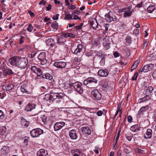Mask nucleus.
<instances>
[{
	"label": "nucleus",
	"instance_id": "obj_1",
	"mask_svg": "<svg viewBox=\"0 0 156 156\" xmlns=\"http://www.w3.org/2000/svg\"><path fill=\"white\" fill-rule=\"evenodd\" d=\"M9 62L13 66H16L20 68H25L29 67L28 60L26 58H21L18 56H15L9 60Z\"/></svg>",
	"mask_w": 156,
	"mask_h": 156
},
{
	"label": "nucleus",
	"instance_id": "obj_2",
	"mask_svg": "<svg viewBox=\"0 0 156 156\" xmlns=\"http://www.w3.org/2000/svg\"><path fill=\"white\" fill-rule=\"evenodd\" d=\"M73 45L71 47V51L75 54H77L83 51V45L81 44H78L76 47Z\"/></svg>",
	"mask_w": 156,
	"mask_h": 156
},
{
	"label": "nucleus",
	"instance_id": "obj_3",
	"mask_svg": "<svg viewBox=\"0 0 156 156\" xmlns=\"http://www.w3.org/2000/svg\"><path fill=\"white\" fill-rule=\"evenodd\" d=\"M43 133V130L40 128L32 129L30 132V134L33 137H36L39 136Z\"/></svg>",
	"mask_w": 156,
	"mask_h": 156
},
{
	"label": "nucleus",
	"instance_id": "obj_4",
	"mask_svg": "<svg viewBox=\"0 0 156 156\" xmlns=\"http://www.w3.org/2000/svg\"><path fill=\"white\" fill-rule=\"evenodd\" d=\"M72 86L75 90L78 92L79 94H81L83 93V90L82 87V83L78 82H76L73 83Z\"/></svg>",
	"mask_w": 156,
	"mask_h": 156
},
{
	"label": "nucleus",
	"instance_id": "obj_5",
	"mask_svg": "<svg viewBox=\"0 0 156 156\" xmlns=\"http://www.w3.org/2000/svg\"><path fill=\"white\" fill-rule=\"evenodd\" d=\"M96 83L98 82V80L94 77H90L85 80L83 82V84L85 85H87L88 87H94V86H91V83L92 82Z\"/></svg>",
	"mask_w": 156,
	"mask_h": 156
},
{
	"label": "nucleus",
	"instance_id": "obj_6",
	"mask_svg": "<svg viewBox=\"0 0 156 156\" xmlns=\"http://www.w3.org/2000/svg\"><path fill=\"white\" fill-rule=\"evenodd\" d=\"M105 20L108 22H110L112 21H115L117 20L116 16L113 15L111 12L106 14L105 15Z\"/></svg>",
	"mask_w": 156,
	"mask_h": 156
},
{
	"label": "nucleus",
	"instance_id": "obj_7",
	"mask_svg": "<svg viewBox=\"0 0 156 156\" xmlns=\"http://www.w3.org/2000/svg\"><path fill=\"white\" fill-rule=\"evenodd\" d=\"M132 8V5H130L128 7L123 9L122 11L124 12L123 13L124 17H129L131 16L132 11L130 10Z\"/></svg>",
	"mask_w": 156,
	"mask_h": 156
},
{
	"label": "nucleus",
	"instance_id": "obj_8",
	"mask_svg": "<svg viewBox=\"0 0 156 156\" xmlns=\"http://www.w3.org/2000/svg\"><path fill=\"white\" fill-rule=\"evenodd\" d=\"M91 95L94 99L99 100L101 98V95L99 91L96 89H93L91 92Z\"/></svg>",
	"mask_w": 156,
	"mask_h": 156
},
{
	"label": "nucleus",
	"instance_id": "obj_9",
	"mask_svg": "<svg viewBox=\"0 0 156 156\" xmlns=\"http://www.w3.org/2000/svg\"><path fill=\"white\" fill-rule=\"evenodd\" d=\"M45 52H42L37 57L38 59L41 62L42 65H44L47 62V60L45 58Z\"/></svg>",
	"mask_w": 156,
	"mask_h": 156
},
{
	"label": "nucleus",
	"instance_id": "obj_10",
	"mask_svg": "<svg viewBox=\"0 0 156 156\" xmlns=\"http://www.w3.org/2000/svg\"><path fill=\"white\" fill-rule=\"evenodd\" d=\"M50 93L51 94V101H53L57 99H62V97L60 95V94L57 93H55L52 91H51Z\"/></svg>",
	"mask_w": 156,
	"mask_h": 156
},
{
	"label": "nucleus",
	"instance_id": "obj_11",
	"mask_svg": "<svg viewBox=\"0 0 156 156\" xmlns=\"http://www.w3.org/2000/svg\"><path fill=\"white\" fill-rule=\"evenodd\" d=\"M65 124L64 122H60L56 123L54 125V128L55 130L57 131L61 129Z\"/></svg>",
	"mask_w": 156,
	"mask_h": 156
},
{
	"label": "nucleus",
	"instance_id": "obj_12",
	"mask_svg": "<svg viewBox=\"0 0 156 156\" xmlns=\"http://www.w3.org/2000/svg\"><path fill=\"white\" fill-rule=\"evenodd\" d=\"M36 105L32 102H30L27 105L25 110L27 112L31 111L35 108Z\"/></svg>",
	"mask_w": 156,
	"mask_h": 156
},
{
	"label": "nucleus",
	"instance_id": "obj_13",
	"mask_svg": "<svg viewBox=\"0 0 156 156\" xmlns=\"http://www.w3.org/2000/svg\"><path fill=\"white\" fill-rule=\"evenodd\" d=\"M76 131L75 129L70 130L69 133V135L70 138L72 140H76L78 138Z\"/></svg>",
	"mask_w": 156,
	"mask_h": 156
},
{
	"label": "nucleus",
	"instance_id": "obj_14",
	"mask_svg": "<svg viewBox=\"0 0 156 156\" xmlns=\"http://www.w3.org/2000/svg\"><path fill=\"white\" fill-rule=\"evenodd\" d=\"M53 65L58 68H64L66 66V64L63 62H54Z\"/></svg>",
	"mask_w": 156,
	"mask_h": 156
},
{
	"label": "nucleus",
	"instance_id": "obj_15",
	"mask_svg": "<svg viewBox=\"0 0 156 156\" xmlns=\"http://www.w3.org/2000/svg\"><path fill=\"white\" fill-rule=\"evenodd\" d=\"M108 71L106 69H100L98 72V74L100 76L105 77L108 74Z\"/></svg>",
	"mask_w": 156,
	"mask_h": 156
},
{
	"label": "nucleus",
	"instance_id": "obj_16",
	"mask_svg": "<svg viewBox=\"0 0 156 156\" xmlns=\"http://www.w3.org/2000/svg\"><path fill=\"white\" fill-rule=\"evenodd\" d=\"M90 24L94 30L99 27V25L97 23V20L93 18L90 20Z\"/></svg>",
	"mask_w": 156,
	"mask_h": 156
},
{
	"label": "nucleus",
	"instance_id": "obj_17",
	"mask_svg": "<svg viewBox=\"0 0 156 156\" xmlns=\"http://www.w3.org/2000/svg\"><path fill=\"white\" fill-rule=\"evenodd\" d=\"M152 136V130L151 129H147L146 132L144 134V137L145 139L151 138Z\"/></svg>",
	"mask_w": 156,
	"mask_h": 156
},
{
	"label": "nucleus",
	"instance_id": "obj_18",
	"mask_svg": "<svg viewBox=\"0 0 156 156\" xmlns=\"http://www.w3.org/2000/svg\"><path fill=\"white\" fill-rule=\"evenodd\" d=\"M57 39V44L59 45H64L66 41V40L63 37H62L61 36H58Z\"/></svg>",
	"mask_w": 156,
	"mask_h": 156
},
{
	"label": "nucleus",
	"instance_id": "obj_19",
	"mask_svg": "<svg viewBox=\"0 0 156 156\" xmlns=\"http://www.w3.org/2000/svg\"><path fill=\"white\" fill-rule=\"evenodd\" d=\"M149 106L148 105H146L145 106L142 107L138 112V115L140 116H141L143 115V113L146 111L147 109H149Z\"/></svg>",
	"mask_w": 156,
	"mask_h": 156
},
{
	"label": "nucleus",
	"instance_id": "obj_20",
	"mask_svg": "<svg viewBox=\"0 0 156 156\" xmlns=\"http://www.w3.org/2000/svg\"><path fill=\"white\" fill-rule=\"evenodd\" d=\"M48 153L44 149H41L37 153V156H46Z\"/></svg>",
	"mask_w": 156,
	"mask_h": 156
},
{
	"label": "nucleus",
	"instance_id": "obj_21",
	"mask_svg": "<svg viewBox=\"0 0 156 156\" xmlns=\"http://www.w3.org/2000/svg\"><path fill=\"white\" fill-rule=\"evenodd\" d=\"M130 130L135 133H137L139 132L140 130L139 125L137 124L133 126L130 128Z\"/></svg>",
	"mask_w": 156,
	"mask_h": 156
},
{
	"label": "nucleus",
	"instance_id": "obj_22",
	"mask_svg": "<svg viewBox=\"0 0 156 156\" xmlns=\"http://www.w3.org/2000/svg\"><path fill=\"white\" fill-rule=\"evenodd\" d=\"M82 132L90 135L91 133V130L88 127H83L81 128Z\"/></svg>",
	"mask_w": 156,
	"mask_h": 156
},
{
	"label": "nucleus",
	"instance_id": "obj_23",
	"mask_svg": "<svg viewBox=\"0 0 156 156\" xmlns=\"http://www.w3.org/2000/svg\"><path fill=\"white\" fill-rule=\"evenodd\" d=\"M153 90V88L151 86L148 87L147 89L144 90V94L146 95H150Z\"/></svg>",
	"mask_w": 156,
	"mask_h": 156
},
{
	"label": "nucleus",
	"instance_id": "obj_24",
	"mask_svg": "<svg viewBox=\"0 0 156 156\" xmlns=\"http://www.w3.org/2000/svg\"><path fill=\"white\" fill-rule=\"evenodd\" d=\"M123 146L124 148V151L125 153L128 154L131 152V148L129 146L124 144H123Z\"/></svg>",
	"mask_w": 156,
	"mask_h": 156
},
{
	"label": "nucleus",
	"instance_id": "obj_25",
	"mask_svg": "<svg viewBox=\"0 0 156 156\" xmlns=\"http://www.w3.org/2000/svg\"><path fill=\"white\" fill-rule=\"evenodd\" d=\"M65 17L64 18L65 20H72V18L73 15V13H72V14H70L69 12L66 13Z\"/></svg>",
	"mask_w": 156,
	"mask_h": 156
},
{
	"label": "nucleus",
	"instance_id": "obj_26",
	"mask_svg": "<svg viewBox=\"0 0 156 156\" xmlns=\"http://www.w3.org/2000/svg\"><path fill=\"white\" fill-rule=\"evenodd\" d=\"M12 73V72L10 69H5L3 71V74L5 76L10 75Z\"/></svg>",
	"mask_w": 156,
	"mask_h": 156
},
{
	"label": "nucleus",
	"instance_id": "obj_27",
	"mask_svg": "<svg viewBox=\"0 0 156 156\" xmlns=\"http://www.w3.org/2000/svg\"><path fill=\"white\" fill-rule=\"evenodd\" d=\"M32 70L37 74V76H40L42 74L41 69H31Z\"/></svg>",
	"mask_w": 156,
	"mask_h": 156
},
{
	"label": "nucleus",
	"instance_id": "obj_28",
	"mask_svg": "<svg viewBox=\"0 0 156 156\" xmlns=\"http://www.w3.org/2000/svg\"><path fill=\"white\" fill-rule=\"evenodd\" d=\"M47 43L48 45L53 46L55 43L54 39L53 38L48 39L47 41Z\"/></svg>",
	"mask_w": 156,
	"mask_h": 156
},
{
	"label": "nucleus",
	"instance_id": "obj_29",
	"mask_svg": "<svg viewBox=\"0 0 156 156\" xmlns=\"http://www.w3.org/2000/svg\"><path fill=\"white\" fill-rule=\"evenodd\" d=\"M21 122L22 124L25 126H28L29 124V122L23 118L21 119Z\"/></svg>",
	"mask_w": 156,
	"mask_h": 156
},
{
	"label": "nucleus",
	"instance_id": "obj_30",
	"mask_svg": "<svg viewBox=\"0 0 156 156\" xmlns=\"http://www.w3.org/2000/svg\"><path fill=\"white\" fill-rule=\"evenodd\" d=\"M6 128L5 126H2L0 127V135H4L6 132Z\"/></svg>",
	"mask_w": 156,
	"mask_h": 156
},
{
	"label": "nucleus",
	"instance_id": "obj_31",
	"mask_svg": "<svg viewBox=\"0 0 156 156\" xmlns=\"http://www.w3.org/2000/svg\"><path fill=\"white\" fill-rule=\"evenodd\" d=\"M155 7L154 5H151L149 6L147 9L148 12L150 13H152L155 9Z\"/></svg>",
	"mask_w": 156,
	"mask_h": 156
},
{
	"label": "nucleus",
	"instance_id": "obj_32",
	"mask_svg": "<svg viewBox=\"0 0 156 156\" xmlns=\"http://www.w3.org/2000/svg\"><path fill=\"white\" fill-rule=\"evenodd\" d=\"M58 23L57 22H56V21L53 22L51 25V27H52V28L55 30H57L58 28Z\"/></svg>",
	"mask_w": 156,
	"mask_h": 156
},
{
	"label": "nucleus",
	"instance_id": "obj_33",
	"mask_svg": "<svg viewBox=\"0 0 156 156\" xmlns=\"http://www.w3.org/2000/svg\"><path fill=\"white\" fill-rule=\"evenodd\" d=\"M21 91L23 93H28V91L26 89V87L25 85H23L21 87Z\"/></svg>",
	"mask_w": 156,
	"mask_h": 156
},
{
	"label": "nucleus",
	"instance_id": "obj_34",
	"mask_svg": "<svg viewBox=\"0 0 156 156\" xmlns=\"http://www.w3.org/2000/svg\"><path fill=\"white\" fill-rule=\"evenodd\" d=\"M42 77L48 80H51L52 78V77L49 73H46L44 75H43Z\"/></svg>",
	"mask_w": 156,
	"mask_h": 156
},
{
	"label": "nucleus",
	"instance_id": "obj_35",
	"mask_svg": "<svg viewBox=\"0 0 156 156\" xmlns=\"http://www.w3.org/2000/svg\"><path fill=\"white\" fill-rule=\"evenodd\" d=\"M14 85L13 84H9L5 87V89L6 90L9 91L13 88Z\"/></svg>",
	"mask_w": 156,
	"mask_h": 156
},
{
	"label": "nucleus",
	"instance_id": "obj_36",
	"mask_svg": "<svg viewBox=\"0 0 156 156\" xmlns=\"http://www.w3.org/2000/svg\"><path fill=\"white\" fill-rule=\"evenodd\" d=\"M71 34L69 33H63L60 36L62 37H63L65 39V38L70 36Z\"/></svg>",
	"mask_w": 156,
	"mask_h": 156
},
{
	"label": "nucleus",
	"instance_id": "obj_37",
	"mask_svg": "<svg viewBox=\"0 0 156 156\" xmlns=\"http://www.w3.org/2000/svg\"><path fill=\"white\" fill-rule=\"evenodd\" d=\"M51 94H47L45 95L44 99L46 101L51 100Z\"/></svg>",
	"mask_w": 156,
	"mask_h": 156
},
{
	"label": "nucleus",
	"instance_id": "obj_38",
	"mask_svg": "<svg viewBox=\"0 0 156 156\" xmlns=\"http://www.w3.org/2000/svg\"><path fill=\"white\" fill-rule=\"evenodd\" d=\"M127 63V61H122L119 62V64L121 66V67L123 68L124 67Z\"/></svg>",
	"mask_w": 156,
	"mask_h": 156
},
{
	"label": "nucleus",
	"instance_id": "obj_39",
	"mask_svg": "<svg viewBox=\"0 0 156 156\" xmlns=\"http://www.w3.org/2000/svg\"><path fill=\"white\" fill-rule=\"evenodd\" d=\"M154 67V65L153 64L151 63L144 66V68H152Z\"/></svg>",
	"mask_w": 156,
	"mask_h": 156
},
{
	"label": "nucleus",
	"instance_id": "obj_40",
	"mask_svg": "<svg viewBox=\"0 0 156 156\" xmlns=\"http://www.w3.org/2000/svg\"><path fill=\"white\" fill-rule=\"evenodd\" d=\"M33 28V26L31 24H30L28 26V27L27 28V30L29 32H31L32 31Z\"/></svg>",
	"mask_w": 156,
	"mask_h": 156
},
{
	"label": "nucleus",
	"instance_id": "obj_41",
	"mask_svg": "<svg viewBox=\"0 0 156 156\" xmlns=\"http://www.w3.org/2000/svg\"><path fill=\"white\" fill-rule=\"evenodd\" d=\"M71 153L72 154L75 153L76 152L78 153H81V151L78 149H74L71 150Z\"/></svg>",
	"mask_w": 156,
	"mask_h": 156
},
{
	"label": "nucleus",
	"instance_id": "obj_42",
	"mask_svg": "<svg viewBox=\"0 0 156 156\" xmlns=\"http://www.w3.org/2000/svg\"><path fill=\"white\" fill-rule=\"evenodd\" d=\"M120 133V131H119L116 137V139H115V138H114V141H115V144H114V147H115V146L117 144V141H118V139L119 137Z\"/></svg>",
	"mask_w": 156,
	"mask_h": 156
},
{
	"label": "nucleus",
	"instance_id": "obj_43",
	"mask_svg": "<svg viewBox=\"0 0 156 156\" xmlns=\"http://www.w3.org/2000/svg\"><path fill=\"white\" fill-rule=\"evenodd\" d=\"M126 42L128 44H130L131 42V38L130 36H127L126 39Z\"/></svg>",
	"mask_w": 156,
	"mask_h": 156
},
{
	"label": "nucleus",
	"instance_id": "obj_44",
	"mask_svg": "<svg viewBox=\"0 0 156 156\" xmlns=\"http://www.w3.org/2000/svg\"><path fill=\"white\" fill-rule=\"evenodd\" d=\"M83 24L82 23H80V25L78 26H76L75 27V29L77 30H79L81 29Z\"/></svg>",
	"mask_w": 156,
	"mask_h": 156
},
{
	"label": "nucleus",
	"instance_id": "obj_45",
	"mask_svg": "<svg viewBox=\"0 0 156 156\" xmlns=\"http://www.w3.org/2000/svg\"><path fill=\"white\" fill-rule=\"evenodd\" d=\"M138 76V73L137 72H136L134 74V75L133 76L132 78V80L134 81L135 80H136L137 78V76Z\"/></svg>",
	"mask_w": 156,
	"mask_h": 156
},
{
	"label": "nucleus",
	"instance_id": "obj_46",
	"mask_svg": "<svg viewBox=\"0 0 156 156\" xmlns=\"http://www.w3.org/2000/svg\"><path fill=\"white\" fill-rule=\"evenodd\" d=\"M139 61H136L131 67V68L132 67H133V68H136L138 66L139 64Z\"/></svg>",
	"mask_w": 156,
	"mask_h": 156
},
{
	"label": "nucleus",
	"instance_id": "obj_47",
	"mask_svg": "<svg viewBox=\"0 0 156 156\" xmlns=\"http://www.w3.org/2000/svg\"><path fill=\"white\" fill-rule=\"evenodd\" d=\"M105 58L104 57L102 58L101 60L100 63V65L103 66L104 65L105 63Z\"/></svg>",
	"mask_w": 156,
	"mask_h": 156
},
{
	"label": "nucleus",
	"instance_id": "obj_48",
	"mask_svg": "<svg viewBox=\"0 0 156 156\" xmlns=\"http://www.w3.org/2000/svg\"><path fill=\"white\" fill-rule=\"evenodd\" d=\"M134 150L136 152L138 153H143L144 152L143 151L137 148H135Z\"/></svg>",
	"mask_w": 156,
	"mask_h": 156
},
{
	"label": "nucleus",
	"instance_id": "obj_49",
	"mask_svg": "<svg viewBox=\"0 0 156 156\" xmlns=\"http://www.w3.org/2000/svg\"><path fill=\"white\" fill-rule=\"evenodd\" d=\"M125 136L126 138L129 141H130L131 140L133 137V136H132L130 135L129 134H126Z\"/></svg>",
	"mask_w": 156,
	"mask_h": 156
},
{
	"label": "nucleus",
	"instance_id": "obj_50",
	"mask_svg": "<svg viewBox=\"0 0 156 156\" xmlns=\"http://www.w3.org/2000/svg\"><path fill=\"white\" fill-rule=\"evenodd\" d=\"M59 16V14H55V15L53 16L52 19L53 20H57Z\"/></svg>",
	"mask_w": 156,
	"mask_h": 156
},
{
	"label": "nucleus",
	"instance_id": "obj_51",
	"mask_svg": "<svg viewBox=\"0 0 156 156\" xmlns=\"http://www.w3.org/2000/svg\"><path fill=\"white\" fill-rule=\"evenodd\" d=\"M73 17L72 18V20H81V18L80 17H79L77 15H74L73 16Z\"/></svg>",
	"mask_w": 156,
	"mask_h": 156
},
{
	"label": "nucleus",
	"instance_id": "obj_52",
	"mask_svg": "<svg viewBox=\"0 0 156 156\" xmlns=\"http://www.w3.org/2000/svg\"><path fill=\"white\" fill-rule=\"evenodd\" d=\"M141 85L142 86V88H145L147 87V82L143 81L141 83Z\"/></svg>",
	"mask_w": 156,
	"mask_h": 156
},
{
	"label": "nucleus",
	"instance_id": "obj_53",
	"mask_svg": "<svg viewBox=\"0 0 156 156\" xmlns=\"http://www.w3.org/2000/svg\"><path fill=\"white\" fill-rule=\"evenodd\" d=\"M5 115L3 114V112L1 110H0V119H2L5 117Z\"/></svg>",
	"mask_w": 156,
	"mask_h": 156
},
{
	"label": "nucleus",
	"instance_id": "obj_54",
	"mask_svg": "<svg viewBox=\"0 0 156 156\" xmlns=\"http://www.w3.org/2000/svg\"><path fill=\"white\" fill-rule=\"evenodd\" d=\"M92 54L93 53L92 52L90 51L86 52L85 54V55L89 57L90 56H92Z\"/></svg>",
	"mask_w": 156,
	"mask_h": 156
},
{
	"label": "nucleus",
	"instance_id": "obj_55",
	"mask_svg": "<svg viewBox=\"0 0 156 156\" xmlns=\"http://www.w3.org/2000/svg\"><path fill=\"white\" fill-rule=\"evenodd\" d=\"M97 82L96 83H95L94 82H92V83H91V86H94V87H90V88H95L97 87Z\"/></svg>",
	"mask_w": 156,
	"mask_h": 156
},
{
	"label": "nucleus",
	"instance_id": "obj_56",
	"mask_svg": "<svg viewBox=\"0 0 156 156\" xmlns=\"http://www.w3.org/2000/svg\"><path fill=\"white\" fill-rule=\"evenodd\" d=\"M105 24V23L104 22H101L100 23V24H99V27H98V30L101 29L102 26H104V24Z\"/></svg>",
	"mask_w": 156,
	"mask_h": 156
},
{
	"label": "nucleus",
	"instance_id": "obj_57",
	"mask_svg": "<svg viewBox=\"0 0 156 156\" xmlns=\"http://www.w3.org/2000/svg\"><path fill=\"white\" fill-rule=\"evenodd\" d=\"M36 54V53L35 52H33L31 54H29V57L30 58H32L35 56Z\"/></svg>",
	"mask_w": 156,
	"mask_h": 156
},
{
	"label": "nucleus",
	"instance_id": "obj_58",
	"mask_svg": "<svg viewBox=\"0 0 156 156\" xmlns=\"http://www.w3.org/2000/svg\"><path fill=\"white\" fill-rule=\"evenodd\" d=\"M113 55L115 58H117L119 56V54L117 51H115L114 52Z\"/></svg>",
	"mask_w": 156,
	"mask_h": 156
},
{
	"label": "nucleus",
	"instance_id": "obj_59",
	"mask_svg": "<svg viewBox=\"0 0 156 156\" xmlns=\"http://www.w3.org/2000/svg\"><path fill=\"white\" fill-rule=\"evenodd\" d=\"M28 12L30 14L31 17H33L34 16V12H32L31 10H29Z\"/></svg>",
	"mask_w": 156,
	"mask_h": 156
},
{
	"label": "nucleus",
	"instance_id": "obj_60",
	"mask_svg": "<svg viewBox=\"0 0 156 156\" xmlns=\"http://www.w3.org/2000/svg\"><path fill=\"white\" fill-rule=\"evenodd\" d=\"M37 83L39 84L40 83H42L43 81L41 79L38 78L36 79Z\"/></svg>",
	"mask_w": 156,
	"mask_h": 156
},
{
	"label": "nucleus",
	"instance_id": "obj_61",
	"mask_svg": "<svg viewBox=\"0 0 156 156\" xmlns=\"http://www.w3.org/2000/svg\"><path fill=\"white\" fill-rule=\"evenodd\" d=\"M97 56H98L102 58L103 57H104V55H103L102 53L101 52H98L97 53Z\"/></svg>",
	"mask_w": 156,
	"mask_h": 156
},
{
	"label": "nucleus",
	"instance_id": "obj_62",
	"mask_svg": "<svg viewBox=\"0 0 156 156\" xmlns=\"http://www.w3.org/2000/svg\"><path fill=\"white\" fill-rule=\"evenodd\" d=\"M139 101L140 103H141V102H144L147 100H146V98H145V97H143V98H140V99L139 100Z\"/></svg>",
	"mask_w": 156,
	"mask_h": 156
},
{
	"label": "nucleus",
	"instance_id": "obj_63",
	"mask_svg": "<svg viewBox=\"0 0 156 156\" xmlns=\"http://www.w3.org/2000/svg\"><path fill=\"white\" fill-rule=\"evenodd\" d=\"M104 27L105 28V30L106 31H107L108 30V28L109 27V24L105 23V24H104Z\"/></svg>",
	"mask_w": 156,
	"mask_h": 156
},
{
	"label": "nucleus",
	"instance_id": "obj_64",
	"mask_svg": "<svg viewBox=\"0 0 156 156\" xmlns=\"http://www.w3.org/2000/svg\"><path fill=\"white\" fill-rule=\"evenodd\" d=\"M132 118L131 116H129L128 117V121L129 122L131 123L132 122Z\"/></svg>",
	"mask_w": 156,
	"mask_h": 156
}]
</instances>
